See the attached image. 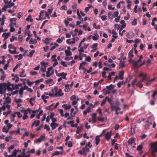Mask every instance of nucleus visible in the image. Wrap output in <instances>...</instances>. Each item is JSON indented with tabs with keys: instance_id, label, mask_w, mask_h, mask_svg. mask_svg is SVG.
<instances>
[{
	"instance_id": "obj_30",
	"label": "nucleus",
	"mask_w": 157,
	"mask_h": 157,
	"mask_svg": "<svg viewBox=\"0 0 157 157\" xmlns=\"http://www.w3.org/2000/svg\"><path fill=\"white\" fill-rule=\"evenodd\" d=\"M137 79H134V80H133L131 84H128V87H130V86H133L135 84V83L136 82Z\"/></svg>"
},
{
	"instance_id": "obj_16",
	"label": "nucleus",
	"mask_w": 157,
	"mask_h": 157,
	"mask_svg": "<svg viewBox=\"0 0 157 157\" xmlns=\"http://www.w3.org/2000/svg\"><path fill=\"white\" fill-rule=\"evenodd\" d=\"M39 109H37L36 110L32 111V113L30 116V118H33V117H35V115L36 114V113H38L39 112Z\"/></svg>"
},
{
	"instance_id": "obj_22",
	"label": "nucleus",
	"mask_w": 157,
	"mask_h": 157,
	"mask_svg": "<svg viewBox=\"0 0 157 157\" xmlns=\"http://www.w3.org/2000/svg\"><path fill=\"white\" fill-rule=\"evenodd\" d=\"M37 43V40L36 39H33L31 38L29 41V43L30 44H35Z\"/></svg>"
},
{
	"instance_id": "obj_4",
	"label": "nucleus",
	"mask_w": 157,
	"mask_h": 157,
	"mask_svg": "<svg viewBox=\"0 0 157 157\" xmlns=\"http://www.w3.org/2000/svg\"><path fill=\"white\" fill-rule=\"evenodd\" d=\"M102 92L105 95H106L111 93L115 94L117 90L115 89H103Z\"/></svg>"
},
{
	"instance_id": "obj_39",
	"label": "nucleus",
	"mask_w": 157,
	"mask_h": 157,
	"mask_svg": "<svg viewBox=\"0 0 157 157\" xmlns=\"http://www.w3.org/2000/svg\"><path fill=\"white\" fill-rule=\"evenodd\" d=\"M21 151L19 150H14L13 152L12 155L14 157H17L16 155L17 154V152L18 151Z\"/></svg>"
},
{
	"instance_id": "obj_6",
	"label": "nucleus",
	"mask_w": 157,
	"mask_h": 157,
	"mask_svg": "<svg viewBox=\"0 0 157 157\" xmlns=\"http://www.w3.org/2000/svg\"><path fill=\"white\" fill-rule=\"evenodd\" d=\"M41 67L40 70L42 72H46V66L48 65L47 63H45L44 62L42 61L40 62Z\"/></svg>"
},
{
	"instance_id": "obj_44",
	"label": "nucleus",
	"mask_w": 157,
	"mask_h": 157,
	"mask_svg": "<svg viewBox=\"0 0 157 157\" xmlns=\"http://www.w3.org/2000/svg\"><path fill=\"white\" fill-rule=\"evenodd\" d=\"M25 89H20V90L19 91V93L20 95V97H22V95L23 93V90H25Z\"/></svg>"
},
{
	"instance_id": "obj_2",
	"label": "nucleus",
	"mask_w": 157,
	"mask_h": 157,
	"mask_svg": "<svg viewBox=\"0 0 157 157\" xmlns=\"http://www.w3.org/2000/svg\"><path fill=\"white\" fill-rule=\"evenodd\" d=\"M151 148L152 151L151 157H155L156 155L154 153L157 152V141L151 144Z\"/></svg>"
},
{
	"instance_id": "obj_20",
	"label": "nucleus",
	"mask_w": 157,
	"mask_h": 157,
	"mask_svg": "<svg viewBox=\"0 0 157 157\" xmlns=\"http://www.w3.org/2000/svg\"><path fill=\"white\" fill-rule=\"evenodd\" d=\"M120 63H119V68H123L125 66V61H122V60L120 61Z\"/></svg>"
},
{
	"instance_id": "obj_45",
	"label": "nucleus",
	"mask_w": 157,
	"mask_h": 157,
	"mask_svg": "<svg viewBox=\"0 0 157 157\" xmlns=\"http://www.w3.org/2000/svg\"><path fill=\"white\" fill-rule=\"evenodd\" d=\"M60 63L63 67H67V65L66 63V62L65 61H61L60 62Z\"/></svg>"
},
{
	"instance_id": "obj_8",
	"label": "nucleus",
	"mask_w": 157,
	"mask_h": 157,
	"mask_svg": "<svg viewBox=\"0 0 157 157\" xmlns=\"http://www.w3.org/2000/svg\"><path fill=\"white\" fill-rule=\"evenodd\" d=\"M92 116V120H89V122H91L92 123H94L96 122V119L97 118V114L96 113H93L91 114Z\"/></svg>"
},
{
	"instance_id": "obj_64",
	"label": "nucleus",
	"mask_w": 157,
	"mask_h": 157,
	"mask_svg": "<svg viewBox=\"0 0 157 157\" xmlns=\"http://www.w3.org/2000/svg\"><path fill=\"white\" fill-rule=\"evenodd\" d=\"M157 95V91L155 90L154 91L153 94L152 95V97L154 98V97Z\"/></svg>"
},
{
	"instance_id": "obj_9",
	"label": "nucleus",
	"mask_w": 157,
	"mask_h": 157,
	"mask_svg": "<svg viewBox=\"0 0 157 157\" xmlns=\"http://www.w3.org/2000/svg\"><path fill=\"white\" fill-rule=\"evenodd\" d=\"M56 55H53L52 56V60L54 61V62L53 64V67H55L56 65L58 64V62L57 59H56Z\"/></svg>"
},
{
	"instance_id": "obj_36",
	"label": "nucleus",
	"mask_w": 157,
	"mask_h": 157,
	"mask_svg": "<svg viewBox=\"0 0 157 157\" xmlns=\"http://www.w3.org/2000/svg\"><path fill=\"white\" fill-rule=\"evenodd\" d=\"M82 150L84 153H85L86 152H88L90 151L89 148H88V146H86L85 147L83 148Z\"/></svg>"
},
{
	"instance_id": "obj_51",
	"label": "nucleus",
	"mask_w": 157,
	"mask_h": 157,
	"mask_svg": "<svg viewBox=\"0 0 157 157\" xmlns=\"http://www.w3.org/2000/svg\"><path fill=\"white\" fill-rule=\"evenodd\" d=\"M35 52V51L34 50H32L29 52V54L28 56L30 57H32Z\"/></svg>"
},
{
	"instance_id": "obj_55",
	"label": "nucleus",
	"mask_w": 157,
	"mask_h": 157,
	"mask_svg": "<svg viewBox=\"0 0 157 157\" xmlns=\"http://www.w3.org/2000/svg\"><path fill=\"white\" fill-rule=\"evenodd\" d=\"M155 78H154L152 79H149V80L148 79V82H147L148 85L149 84L151 83L152 82H153L155 81Z\"/></svg>"
},
{
	"instance_id": "obj_17",
	"label": "nucleus",
	"mask_w": 157,
	"mask_h": 157,
	"mask_svg": "<svg viewBox=\"0 0 157 157\" xmlns=\"http://www.w3.org/2000/svg\"><path fill=\"white\" fill-rule=\"evenodd\" d=\"M73 41H71L70 42V39H67L66 40V42L69 44H74L75 43V39L76 38L75 37H74L73 38Z\"/></svg>"
},
{
	"instance_id": "obj_14",
	"label": "nucleus",
	"mask_w": 157,
	"mask_h": 157,
	"mask_svg": "<svg viewBox=\"0 0 157 157\" xmlns=\"http://www.w3.org/2000/svg\"><path fill=\"white\" fill-rule=\"evenodd\" d=\"M88 23H86L82 26V27L85 31L88 30L90 31H91V29L88 26Z\"/></svg>"
},
{
	"instance_id": "obj_24",
	"label": "nucleus",
	"mask_w": 157,
	"mask_h": 157,
	"mask_svg": "<svg viewBox=\"0 0 157 157\" xmlns=\"http://www.w3.org/2000/svg\"><path fill=\"white\" fill-rule=\"evenodd\" d=\"M77 15L78 16V19L80 20L82 22V21H83V18L82 17H81V15H80V13H79V10L78 9L77 10Z\"/></svg>"
},
{
	"instance_id": "obj_61",
	"label": "nucleus",
	"mask_w": 157,
	"mask_h": 157,
	"mask_svg": "<svg viewBox=\"0 0 157 157\" xmlns=\"http://www.w3.org/2000/svg\"><path fill=\"white\" fill-rule=\"evenodd\" d=\"M85 60L88 62H90L91 61V58L90 56H88L85 59Z\"/></svg>"
},
{
	"instance_id": "obj_60",
	"label": "nucleus",
	"mask_w": 157,
	"mask_h": 157,
	"mask_svg": "<svg viewBox=\"0 0 157 157\" xmlns=\"http://www.w3.org/2000/svg\"><path fill=\"white\" fill-rule=\"evenodd\" d=\"M137 24V19H134L132 23V25L135 26Z\"/></svg>"
},
{
	"instance_id": "obj_32",
	"label": "nucleus",
	"mask_w": 157,
	"mask_h": 157,
	"mask_svg": "<svg viewBox=\"0 0 157 157\" xmlns=\"http://www.w3.org/2000/svg\"><path fill=\"white\" fill-rule=\"evenodd\" d=\"M108 16L109 18L110 19H112L113 18V15L112 12L110 11L109 12Z\"/></svg>"
},
{
	"instance_id": "obj_11",
	"label": "nucleus",
	"mask_w": 157,
	"mask_h": 157,
	"mask_svg": "<svg viewBox=\"0 0 157 157\" xmlns=\"http://www.w3.org/2000/svg\"><path fill=\"white\" fill-rule=\"evenodd\" d=\"M113 98L112 97L109 98V97L107 96L106 97V99H107L108 102L111 105V107L112 109V106L113 105Z\"/></svg>"
},
{
	"instance_id": "obj_52",
	"label": "nucleus",
	"mask_w": 157,
	"mask_h": 157,
	"mask_svg": "<svg viewBox=\"0 0 157 157\" xmlns=\"http://www.w3.org/2000/svg\"><path fill=\"white\" fill-rule=\"evenodd\" d=\"M23 36L22 35H19L18 40L19 41L20 43H21L23 40Z\"/></svg>"
},
{
	"instance_id": "obj_42",
	"label": "nucleus",
	"mask_w": 157,
	"mask_h": 157,
	"mask_svg": "<svg viewBox=\"0 0 157 157\" xmlns=\"http://www.w3.org/2000/svg\"><path fill=\"white\" fill-rule=\"evenodd\" d=\"M93 27L96 29H99L100 28V25H98L97 26L95 23L93 24Z\"/></svg>"
},
{
	"instance_id": "obj_26",
	"label": "nucleus",
	"mask_w": 157,
	"mask_h": 157,
	"mask_svg": "<svg viewBox=\"0 0 157 157\" xmlns=\"http://www.w3.org/2000/svg\"><path fill=\"white\" fill-rule=\"evenodd\" d=\"M10 35V33L8 32L7 33H4L2 34V36L4 37L5 39H7Z\"/></svg>"
},
{
	"instance_id": "obj_13",
	"label": "nucleus",
	"mask_w": 157,
	"mask_h": 157,
	"mask_svg": "<svg viewBox=\"0 0 157 157\" xmlns=\"http://www.w3.org/2000/svg\"><path fill=\"white\" fill-rule=\"evenodd\" d=\"M5 5L7 6V8H10L13 6L14 4L13 2H12V1L10 0V2H7Z\"/></svg>"
},
{
	"instance_id": "obj_40",
	"label": "nucleus",
	"mask_w": 157,
	"mask_h": 157,
	"mask_svg": "<svg viewBox=\"0 0 157 157\" xmlns=\"http://www.w3.org/2000/svg\"><path fill=\"white\" fill-rule=\"evenodd\" d=\"M134 139V138H131L130 139L128 140V143L131 145L132 144V143H134L135 142Z\"/></svg>"
},
{
	"instance_id": "obj_7",
	"label": "nucleus",
	"mask_w": 157,
	"mask_h": 157,
	"mask_svg": "<svg viewBox=\"0 0 157 157\" xmlns=\"http://www.w3.org/2000/svg\"><path fill=\"white\" fill-rule=\"evenodd\" d=\"M54 73V71L52 70V67H50L48 68V71L47 72L46 76L49 77L53 75Z\"/></svg>"
},
{
	"instance_id": "obj_31",
	"label": "nucleus",
	"mask_w": 157,
	"mask_h": 157,
	"mask_svg": "<svg viewBox=\"0 0 157 157\" xmlns=\"http://www.w3.org/2000/svg\"><path fill=\"white\" fill-rule=\"evenodd\" d=\"M133 51L132 50H130V51L129 52L128 57L130 58V59L133 56Z\"/></svg>"
},
{
	"instance_id": "obj_35",
	"label": "nucleus",
	"mask_w": 157,
	"mask_h": 157,
	"mask_svg": "<svg viewBox=\"0 0 157 157\" xmlns=\"http://www.w3.org/2000/svg\"><path fill=\"white\" fill-rule=\"evenodd\" d=\"M74 108H72L71 109L70 114L71 116L72 117H74L75 116L76 114L75 112H74Z\"/></svg>"
},
{
	"instance_id": "obj_18",
	"label": "nucleus",
	"mask_w": 157,
	"mask_h": 157,
	"mask_svg": "<svg viewBox=\"0 0 157 157\" xmlns=\"http://www.w3.org/2000/svg\"><path fill=\"white\" fill-rule=\"evenodd\" d=\"M87 63L85 61H82L81 63H80V66L79 67V70L82 69L84 67V66Z\"/></svg>"
},
{
	"instance_id": "obj_34",
	"label": "nucleus",
	"mask_w": 157,
	"mask_h": 157,
	"mask_svg": "<svg viewBox=\"0 0 157 157\" xmlns=\"http://www.w3.org/2000/svg\"><path fill=\"white\" fill-rule=\"evenodd\" d=\"M45 11L44 10L41 11L40 13V15H39V18H36V19L37 21H39L41 20V19L40 18L42 16H43L44 13Z\"/></svg>"
},
{
	"instance_id": "obj_12",
	"label": "nucleus",
	"mask_w": 157,
	"mask_h": 157,
	"mask_svg": "<svg viewBox=\"0 0 157 157\" xmlns=\"http://www.w3.org/2000/svg\"><path fill=\"white\" fill-rule=\"evenodd\" d=\"M112 133V132L111 131L110 132H107L106 134L105 135V138L107 141H109L110 139Z\"/></svg>"
},
{
	"instance_id": "obj_58",
	"label": "nucleus",
	"mask_w": 157,
	"mask_h": 157,
	"mask_svg": "<svg viewBox=\"0 0 157 157\" xmlns=\"http://www.w3.org/2000/svg\"><path fill=\"white\" fill-rule=\"evenodd\" d=\"M30 155L29 154H28L27 155H24L22 154L21 155H18L17 157H30Z\"/></svg>"
},
{
	"instance_id": "obj_5",
	"label": "nucleus",
	"mask_w": 157,
	"mask_h": 157,
	"mask_svg": "<svg viewBox=\"0 0 157 157\" xmlns=\"http://www.w3.org/2000/svg\"><path fill=\"white\" fill-rule=\"evenodd\" d=\"M58 89H54V90L55 92V94H54L53 97H61L63 95V94L62 92L61 89H59L58 91Z\"/></svg>"
},
{
	"instance_id": "obj_3",
	"label": "nucleus",
	"mask_w": 157,
	"mask_h": 157,
	"mask_svg": "<svg viewBox=\"0 0 157 157\" xmlns=\"http://www.w3.org/2000/svg\"><path fill=\"white\" fill-rule=\"evenodd\" d=\"M115 104L116 105H113L112 111H113L115 110L116 114L117 115L119 113L118 111L121 110V108L119 107L120 103L118 100H116Z\"/></svg>"
},
{
	"instance_id": "obj_23",
	"label": "nucleus",
	"mask_w": 157,
	"mask_h": 157,
	"mask_svg": "<svg viewBox=\"0 0 157 157\" xmlns=\"http://www.w3.org/2000/svg\"><path fill=\"white\" fill-rule=\"evenodd\" d=\"M65 39V37L63 36H62L61 38H58L56 40V42L60 44L63 41V40Z\"/></svg>"
},
{
	"instance_id": "obj_29",
	"label": "nucleus",
	"mask_w": 157,
	"mask_h": 157,
	"mask_svg": "<svg viewBox=\"0 0 157 157\" xmlns=\"http://www.w3.org/2000/svg\"><path fill=\"white\" fill-rule=\"evenodd\" d=\"M52 93H51V92H45L44 94L46 95H49L50 97H53L54 96V89H52Z\"/></svg>"
},
{
	"instance_id": "obj_41",
	"label": "nucleus",
	"mask_w": 157,
	"mask_h": 157,
	"mask_svg": "<svg viewBox=\"0 0 157 157\" xmlns=\"http://www.w3.org/2000/svg\"><path fill=\"white\" fill-rule=\"evenodd\" d=\"M6 102H6V103H7L8 104H10L11 102V99L9 97L6 98Z\"/></svg>"
},
{
	"instance_id": "obj_25",
	"label": "nucleus",
	"mask_w": 157,
	"mask_h": 157,
	"mask_svg": "<svg viewBox=\"0 0 157 157\" xmlns=\"http://www.w3.org/2000/svg\"><path fill=\"white\" fill-rule=\"evenodd\" d=\"M26 20L27 21H30L32 22L33 21V19H32L31 15L30 14L29 15L28 17L26 19Z\"/></svg>"
},
{
	"instance_id": "obj_10",
	"label": "nucleus",
	"mask_w": 157,
	"mask_h": 157,
	"mask_svg": "<svg viewBox=\"0 0 157 157\" xmlns=\"http://www.w3.org/2000/svg\"><path fill=\"white\" fill-rule=\"evenodd\" d=\"M147 75L143 73H141L139 75V77L140 79V81L141 82H143L146 78Z\"/></svg>"
},
{
	"instance_id": "obj_33",
	"label": "nucleus",
	"mask_w": 157,
	"mask_h": 157,
	"mask_svg": "<svg viewBox=\"0 0 157 157\" xmlns=\"http://www.w3.org/2000/svg\"><path fill=\"white\" fill-rule=\"evenodd\" d=\"M15 58H17L18 60H20L22 59L23 58V56L21 54H20L19 55H15L14 56Z\"/></svg>"
},
{
	"instance_id": "obj_21",
	"label": "nucleus",
	"mask_w": 157,
	"mask_h": 157,
	"mask_svg": "<svg viewBox=\"0 0 157 157\" xmlns=\"http://www.w3.org/2000/svg\"><path fill=\"white\" fill-rule=\"evenodd\" d=\"M124 72L123 71H121L120 72L119 74V79L122 80L123 79Z\"/></svg>"
},
{
	"instance_id": "obj_49",
	"label": "nucleus",
	"mask_w": 157,
	"mask_h": 157,
	"mask_svg": "<svg viewBox=\"0 0 157 157\" xmlns=\"http://www.w3.org/2000/svg\"><path fill=\"white\" fill-rule=\"evenodd\" d=\"M112 36L113 38L110 41L111 42H114L115 40V39H117V36H118L117 35H113Z\"/></svg>"
},
{
	"instance_id": "obj_57",
	"label": "nucleus",
	"mask_w": 157,
	"mask_h": 157,
	"mask_svg": "<svg viewBox=\"0 0 157 157\" xmlns=\"http://www.w3.org/2000/svg\"><path fill=\"white\" fill-rule=\"evenodd\" d=\"M27 113H28L26 111H25V112L24 116H23V119L24 120H25L26 119V118H28V117L27 115Z\"/></svg>"
},
{
	"instance_id": "obj_48",
	"label": "nucleus",
	"mask_w": 157,
	"mask_h": 157,
	"mask_svg": "<svg viewBox=\"0 0 157 157\" xmlns=\"http://www.w3.org/2000/svg\"><path fill=\"white\" fill-rule=\"evenodd\" d=\"M12 124H7V129L6 130V133H7L8 132L9 130L10 129V128L12 127Z\"/></svg>"
},
{
	"instance_id": "obj_28",
	"label": "nucleus",
	"mask_w": 157,
	"mask_h": 157,
	"mask_svg": "<svg viewBox=\"0 0 157 157\" xmlns=\"http://www.w3.org/2000/svg\"><path fill=\"white\" fill-rule=\"evenodd\" d=\"M95 144H96V145H98V144L100 141L99 136H96V138H95Z\"/></svg>"
},
{
	"instance_id": "obj_59",
	"label": "nucleus",
	"mask_w": 157,
	"mask_h": 157,
	"mask_svg": "<svg viewBox=\"0 0 157 157\" xmlns=\"http://www.w3.org/2000/svg\"><path fill=\"white\" fill-rule=\"evenodd\" d=\"M77 7V5L75 4H74L72 6V9H73V11L74 12H75L76 11Z\"/></svg>"
},
{
	"instance_id": "obj_53",
	"label": "nucleus",
	"mask_w": 157,
	"mask_h": 157,
	"mask_svg": "<svg viewBox=\"0 0 157 157\" xmlns=\"http://www.w3.org/2000/svg\"><path fill=\"white\" fill-rule=\"evenodd\" d=\"M88 5L89 6L88 7H86L85 9V11L86 12H87L89 10L90 8L92 7V5Z\"/></svg>"
},
{
	"instance_id": "obj_63",
	"label": "nucleus",
	"mask_w": 157,
	"mask_h": 157,
	"mask_svg": "<svg viewBox=\"0 0 157 157\" xmlns=\"http://www.w3.org/2000/svg\"><path fill=\"white\" fill-rule=\"evenodd\" d=\"M60 9L61 10H66L67 9V6L64 5H63L60 8Z\"/></svg>"
},
{
	"instance_id": "obj_46",
	"label": "nucleus",
	"mask_w": 157,
	"mask_h": 157,
	"mask_svg": "<svg viewBox=\"0 0 157 157\" xmlns=\"http://www.w3.org/2000/svg\"><path fill=\"white\" fill-rule=\"evenodd\" d=\"M27 83L28 85L30 86H31L34 83V82H30L29 79H27Z\"/></svg>"
},
{
	"instance_id": "obj_47",
	"label": "nucleus",
	"mask_w": 157,
	"mask_h": 157,
	"mask_svg": "<svg viewBox=\"0 0 157 157\" xmlns=\"http://www.w3.org/2000/svg\"><path fill=\"white\" fill-rule=\"evenodd\" d=\"M84 48L83 47H80L79 48H78V50L79 53L83 52H84Z\"/></svg>"
},
{
	"instance_id": "obj_56",
	"label": "nucleus",
	"mask_w": 157,
	"mask_h": 157,
	"mask_svg": "<svg viewBox=\"0 0 157 157\" xmlns=\"http://www.w3.org/2000/svg\"><path fill=\"white\" fill-rule=\"evenodd\" d=\"M143 148V146L142 144H140L138 146L137 148V150L138 151H140L142 150Z\"/></svg>"
},
{
	"instance_id": "obj_27",
	"label": "nucleus",
	"mask_w": 157,
	"mask_h": 157,
	"mask_svg": "<svg viewBox=\"0 0 157 157\" xmlns=\"http://www.w3.org/2000/svg\"><path fill=\"white\" fill-rule=\"evenodd\" d=\"M71 105H69L68 106H67V104H64L62 105V107L65 108V110L68 109H70L71 108Z\"/></svg>"
},
{
	"instance_id": "obj_43",
	"label": "nucleus",
	"mask_w": 157,
	"mask_h": 157,
	"mask_svg": "<svg viewBox=\"0 0 157 157\" xmlns=\"http://www.w3.org/2000/svg\"><path fill=\"white\" fill-rule=\"evenodd\" d=\"M21 70H22V72H21V73L19 75V76L20 77H25V75H23L25 72V70H24L23 69H21Z\"/></svg>"
},
{
	"instance_id": "obj_19",
	"label": "nucleus",
	"mask_w": 157,
	"mask_h": 157,
	"mask_svg": "<svg viewBox=\"0 0 157 157\" xmlns=\"http://www.w3.org/2000/svg\"><path fill=\"white\" fill-rule=\"evenodd\" d=\"M58 125V124L53 123H52L50 124V126L51 127L52 130L55 129Z\"/></svg>"
},
{
	"instance_id": "obj_54",
	"label": "nucleus",
	"mask_w": 157,
	"mask_h": 157,
	"mask_svg": "<svg viewBox=\"0 0 157 157\" xmlns=\"http://www.w3.org/2000/svg\"><path fill=\"white\" fill-rule=\"evenodd\" d=\"M115 85H113L112 84H111L109 86H107L105 88H114L115 87Z\"/></svg>"
},
{
	"instance_id": "obj_62",
	"label": "nucleus",
	"mask_w": 157,
	"mask_h": 157,
	"mask_svg": "<svg viewBox=\"0 0 157 157\" xmlns=\"http://www.w3.org/2000/svg\"><path fill=\"white\" fill-rule=\"evenodd\" d=\"M99 37V36L98 35H97L96 36H93V39L94 40H97L98 39Z\"/></svg>"
},
{
	"instance_id": "obj_37",
	"label": "nucleus",
	"mask_w": 157,
	"mask_h": 157,
	"mask_svg": "<svg viewBox=\"0 0 157 157\" xmlns=\"http://www.w3.org/2000/svg\"><path fill=\"white\" fill-rule=\"evenodd\" d=\"M6 89H0V93L1 94H4L5 97H6Z\"/></svg>"
},
{
	"instance_id": "obj_38",
	"label": "nucleus",
	"mask_w": 157,
	"mask_h": 157,
	"mask_svg": "<svg viewBox=\"0 0 157 157\" xmlns=\"http://www.w3.org/2000/svg\"><path fill=\"white\" fill-rule=\"evenodd\" d=\"M65 52L67 56H70L72 54L71 52L70 51L65 50Z\"/></svg>"
},
{
	"instance_id": "obj_1",
	"label": "nucleus",
	"mask_w": 157,
	"mask_h": 157,
	"mask_svg": "<svg viewBox=\"0 0 157 157\" xmlns=\"http://www.w3.org/2000/svg\"><path fill=\"white\" fill-rule=\"evenodd\" d=\"M0 88H18L17 85H14L13 84L11 83L8 82L7 83L5 82L0 83Z\"/></svg>"
},
{
	"instance_id": "obj_50",
	"label": "nucleus",
	"mask_w": 157,
	"mask_h": 157,
	"mask_svg": "<svg viewBox=\"0 0 157 157\" xmlns=\"http://www.w3.org/2000/svg\"><path fill=\"white\" fill-rule=\"evenodd\" d=\"M67 75V74L66 73H65L64 72H63L61 73V76L63 79H65L66 78V76Z\"/></svg>"
},
{
	"instance_id": "obj_15",
	"label": "nucleus",
	"mask_w": 157,
	"mask_h": 157,
	"mask_svg": "<svg viewBox=\"0 0 157 157\" xmlns=\"http://www.w3.org/2000/svg\"><path fill=\"white\" fill-rule=\"evenodd\" d=\"M9 91H11V94L12 95H15L17 93L18 91L17 89H7Z\"/></svg>"
}]
</instances>
